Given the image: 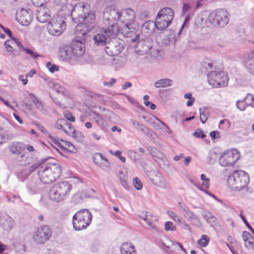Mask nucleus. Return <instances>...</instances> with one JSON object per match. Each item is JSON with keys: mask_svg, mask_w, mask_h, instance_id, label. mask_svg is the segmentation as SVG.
Instances as JSON below:
<instances>
[{"mask_svg": "<svg viewBox=\"0 0 254 254\" xmlns=\"http://www.w3.org/2000/svg\"><path fill=\"white\" fill-rule=\"evenodd\" d=\"M76 13H79V18L84 21L83 23L77 25L76 35L82 40H84V37L94 27L95 15L93 11H90L89 5L83 2H79L74 6L71 13V16Z\"/></svg>", "mask_w": 254, "mask_h": 254, "instance_id": "obj_1", "label": "nucleus"}, {"mask_svg": "<svg viewBox=\"0 0 254 254\" xmlns=\"http://www.w3.org/2000/svg\"><path fill=\"white\" fill-rule=\"evenodd\" d=\"M48 162L42 165L38 171L40 181L44 184H50L58 179L61 175L62 166L52 157L48 158Z\"/></svg>", "mask_w": 254, "mask_h": 254, "instance_id": "obj_2", "label": "nucleus"}, {"mask_svg": "<svg viewBox=\"0 0 254 254\" xmlns=\"http://www.w3.org/2000/svg\"><path fill=\"white\" fill-rule=\"evenodd\" d=\"M134 30L133 28L129 27L128 23H127L122 29V33L127 37L131 38L135 35L134 38L131 39V41L132 42L137 41L135 47V51L137 54L143 55L147 54L152 47V40L148 36L140 40L139 35L135 34L134 32Z\"/></svg>", "mask_w": 254, "mask_h": 254, "instance_id": "obj_3", "label": "nucleus"}, {"mask_svg": "<svg viewBox=\"0 0 254 254\" xmlns=\"http://www.w3.org/2000/svg\"><path fill=\"white\" fill-rule=\"evenodd\" d=\"M121 17V13L114 5L107 7L103 11V21L107 31L111 34H117L119 32L117 21Z\"/></svg>", "mask_w": 254, "mask_h": 254, "instance_id": "obj_4", "label": "nucleus"}, {"mask_svg": "<svg viewBox=\"0 0 254 254\" xmlns=\"http://www.w3.org/2000/svg\"><path fill=\"white\" fill-rule=\"evenodd\" d=\"M249 183L247 173L242 170L234 171L228 176L227 185L232 190H240L246 187Z\"/></svg>", "mask_w": 254, "mask_h": 254, "instance_id": "obj_5", "label": "nucleus"}, {"mask_svg": "<svg viewBox=\"0 0 254 254\" xmlns=\"http://www.w3.org/2000/svg\"><path fill=\"white\" fill-rule=\"evenodd\" d=\"M71 188V185L67 181L57 183L50 190V198L56 202L62 201L69 194Z\"/></svg>", "mask_w": 254, "mask_h": 254, "instance_id": "obj_6", "label": "nucleus"}, {"mask_svg": "<svg viewBox=\"0 0 254 254\" xmlns=\"http://www.w3.org/2000/svg\"><path fill=\"white\" fill-rule=\"evenodd\" d=\"M91 212L87 209L78 211L72 217V225L75 231L86 229L92 221Z\"/></svg>", "mask_w": 254, "mask_h": 254, "instance_id": "obj_7", "label": "nucleus"}, {"mask_svg": "<svg viewBox=\"0 0 254 254\" xmlns=\"http://www.w3.org/2000/svg\"><path fill=\"white\" fill-rule=\"evenodd\" d=\"M229 20V13L223 9H219L211 12L207 18V21L210 24L219 27H223L226 25Z\"/></svg>", "mask_w": 254, "mask_h": 254, "instance_id": "obj_8", "label": "nucleus"}, {"mask_svg": "<svg viewBox=\"0 0 254 254\" xmlns=\"http://www.w3.org/2000/svg\"><path fill=\"white\" fill-rule=\"evenodd\" d=\"M65 18L58 14L54 16L47 25L49 33L53 36H59L66 27Z\"/></svg>", "mask_w": 254, "mask_h": 254, "instance_id": "obj_9", "label": "nucleus"}, {"mask_svg": "<svg viewBox=\"0 0 254 254\" xmlns=\"http://www.w3.org/2000/svg\"><path fill=\"white\" fill-rule=\"evenodd\" d=\"M207 81L214 87H224L228 84V78L224 71L217 69L208 74Z\"/></svg>", "mask_w": 254, "mask_h": 254, "instance_id": "obj_10", "label": "nucleus"}, {"mask_svg": "<svg viewBox=\"0 0 254 254\" xmlns=\"http://www.w3.org/2000/svg\"><path fill=\"white\" fill-rule=\"evenodd\" d=\"M125 42L116 36H112L105 46V51L110 56L118 55L124 49Z\"/></svg>", "mask_w": 254, "mask_h": 254, "instance_id": "obj_11", "label": "nucleus"}, {"mask_svg": "<svg viewBox=\"0 0 254 254\" xmlns=\"http://www.w3.org/2000/svg\"><path fill=\"white\" fill-rule=\"evenodd\" d=\"M240 154L236 149L227 150L224 152L219 158V164L221 166H232L240 158Z\"/></svg>", "mask_w": 254, "mask_h": 254, "instance_id": "obj_12", "label": "nucleus"}, {"mask_svg": "<svg viewBox=\"0 0 254 254\" xmlns=\"http://www.w3.org/2000/svg\"><path fill=\"white\" fill-rule=\"evenodd\" d=\"M51 235V229L49 226L45 225L37 228L33 235V238L37 243L43 244L49 240Z\"/></svg>", "mask_w": 254, "mask_h": 254, "instance_id": "obj_13", "label": "nucleus"}, {"mask_svg": "<svg viewBox=\"0 0 254 254\" xmlns=\"http://www.w3.org/2000/svg\"><path fill=\"white\" fill-rule=\"evenodd\" d=\"M117 34H110L107 31V28L105 27L103 29L100 31L99 33L93 37L94 44L97 46H106L109 39L112 36H116Z\"/></svg>", "mask_w": 254, "mask_h": 254, "instance_id": "obj_14", "label": "nucleus"}, {"mask_svg": "<svg viewBox=\"0 0 254 254\" xmlns=\"http://www.w3.org/2000/svg\"><path fill=\"white\" fill-rule=\"evenodd\" d=\"M16 19L23 26H28L32 21L31 14L29 11L24 8L17 11Z\"/></svg>", "mask_w": 254, "mask_h": 254, "instance_id": "obj_15", "label": "nucleus"}, {"mask_svg": "<svg viewBox=\"0 0 254 254\" xmlns=\"http://www.w3.org/2000/svg\"><path fill=\"white\" fill-rule=\"evenodd\" d=\"M178 208L183 215L184 217L188 220L194 223L199 224V220L196 215H195L185 204L179 202Z\"/></svg>", "mask_w": 254, "mask_h": 254, "instance_id": "obj_16", "label": "nucleus"}, {"mask_svg": "<svg viewBox=\"0 0 254 254\" xmlns=\"http://www.w3.org/2000/svg\"><path fill=\"white\" fill-rule=\"evenodd\" d=\"M92 159L94 163L102 170L107 171L110 169V164L108 159L100 153H94Z\"/></svg>", "mask_w": 254, "mask_h": 254, "instance_id": "obj_17", "label": "nucleus"}, {"mask_svg": "<svg viewBox=\"0 0 254 254\" xmlns=\"http://www.w3.org/2000/svg\"><path fill=\"white\" fill-rule=\"evenodd\" d=\"M70 48L73 58L75 59L81 58L85 53L84 44L80 41H73Z\"/></svg>", "mask_w": 254, "mask_h": 254, "instance_id": "obj_18", "label": "nucleus"}, {"mask_svg": "<svg viewBox=\"0 0 254 254\" xmlns=\"http://www.w3.org/2000/svg\"><path fill=\"white\" fill-rule=\"evenodd\" d=\"M15 223L13 219L6 213L0 216V226L6 232H10L14 226Z\"/></svg>", "mask_w": 254, "mask_h": 254, "instance_id": "obj_19", "label": "nucleus"}, {"mask_svg": "<svg viewBox=\"0 0 254 254\" xmlns=\"http://www.w3.org/2000/svg\"><path fill=\"white\" fill-rule=\"evenodd\" d=\"M51 17V13L48 8L39 7L37 10L36 18L41 23H46Z\"/></svg>", "mask_w": 254, "mask_h": 254, "instance_id": "obj_20", "label": "nucleus"}, {"mask_svg": "<svg viewBox=\"0 0 254 254\" xmlns=\"http://www.w3.org/2000/svg\"><path fill=\"white\" fill-rule=\"evenodd\" d=\"M172 35L169 34L168 30H164L160 32L156 36V41L159 43L163 45H167L169 44L171 39L173 38Z\"/></svg>", "mask_w": 254, "mask_h": 254, "instance_id": "obj_21", "label": "nucleus"}, {"mask_svg": "<svg viewBox=\"0 0 254 254\" xmlns=\"http://www.w3.org/2000/svg\"><path fill=\"white\" fill-rule=\"evenodd\" d=\"M151 181L155 186L162 189L167 187V184L163 177L157 172H154V175L150 178Z\"/></svg>", "mask_w": 254, "mask_h": 254, "instance_id": "obj_22", "label": "nucleus"}, {"mask_svg": "<svg viewBox=\"0 0 254 254\" xmlns=\"http://www.w3.org/2000/svg\"><path fill=\"white\" fill-rule=\"evenodd\" d=\"M25 148V145L19 142H12L10 143L8 149L9 151L15 155L20 154Z\"/></svg>", "mask_w": 254, "mask_h": 254, "instance_id": "obj_23", "label": "nucleus"}, {"mask_svg": "<svg viewBox=\"0 0 254 254\" xmlns=\"http://www.w3.org/2000/svg\"><path fill=\"white\" fill-rule=\"evenodd\" d=\"M59 57L61 60L66 61L73 57L70 47L64 46L60 48Z\"/></svg>", "mask_w": 254, "mask_h": 254, "instance_id": "obj_24", "label": "nucleus"}, {"mask_svg": "<svg viewBox=\"0 0 254 254\" xmlns=\"http://www.w3.org/2000/svg\"><path fill=\"white\" fill-rule=\"evenodd\" d=\"M244 63L247 70L250 73L254 74V52L251 53L246 56Z\"/></svg>", "mask_w": 254, "mask_h": 254, "instance_id": "obj_25", "label": "nucleus"}, {"mask_svg": "<svg viewBox=\"0 0 254 254\" xmlns=\"http://www.w3.org/2000/svg\"><path fill=\"white\" fill-rule=\"evenodd\" d=\"M157 15L165 19L168 22H172L174 13L172 9L169 7H165L161 9L157 14Z\"/></svg>", "mask_w": 254, "mask_h": 254, "instance_id": "obj_26", "label": "nucleus"}, {"mask_svg": "<svg viewBox=\"0 0 254 254\" xmlns=\"http://www.w3.org/2000/svg\"><path fill=\"white\" fill-rule=\"evenodd\" d=\"M156 28L160 30H167L166 28L169 26L171 22H168L165 19L157 15L155 21Z\"/></svg>", "mask_w": 254, "mask_h": 254, "instance_id": "obj_27", "label": "nucleus"}, {"mask_svg": "<svg viewBox=\"0 0 254 254\" xmlns=\"http://www.w3.org/2000/svg\"><path fill=\"white\" fill-rule=\"evenodd\" d=\"M155 23L153 21H148L144 23L141 27V32L147 35L152 34L156 28Z\"/></svg>", "mask_w": 254, "mask_h": 254, "instance_id": "obj_28", "label": "nucleus"}, {"mask_svg": "<svg viewBox=\"0 0 254 254\" xmlns=\"http://www.w3.org/2000/svg\"><path fill=\"white\" fill-rule=\"evenodd\" d=\"M120 254H136L133 245L131 243H124L120 248Z\"/></svg>", "mask_w": 254, "mask_h": 254, "instance_id": "obj_29", "label": "nucleus"}, {"mask_svg": "<svg viewBox=\"0 0 254 254\" xmlns=\"http://www.w3.org/2000/svg\"><path fill=\"white\" fill-rule=\"evenodd\" d=\"M130 122L133 126L136 127L138 129L140 130L148 137H150L152 135L153 132L143 125L140 124L138 122L133 119H130Z\"/></svg>", "mask_w": 254, "mask_h": 254, "instance_id": "obj_30", "label": "nucleus"}, {"mask_svg": "<svg viewBox=\"0 0 254 254\" xmlns=\"http://www.w3.org/2000/svg\"><path fill=\"white\" fill-rule=\"evenodd\" d=\"M88 117L90 120H95L99 127H102L103 126V119L102 116L93 111L87 112Z\"/></svg>", "mask_w": 254, "mask_h": 254, "instance_id": "obj_31", "label": "nucleus"}, {"mask_svg": "<svg viewBox=\"0 0 254 254\" xmlns=\"http://www.w3.org/2000/svg\"><path fill=\"white\" fill-rule=\"evenodd\" d=\"M122 16L125 18V20L130 23L134 21L135 12L132 9L128 8L122 11L121 13V17Z\"/></svg>", "mask_w": 254, "mask_h": 254, "instance_id": "obj_32", "label": "nucleus"}, {"mask_svg": "<svg viewBox=\"0 0 254 254\" xmlns=\"http://www.w3.org/2000/svg\"><path fill=\"white\" fill-rule=\"evenodd\" d=\"M65 128L64 129V132H65L66 134L72 135L73 137H79V139H82L83 136L81 134V133H76L75 129L72 127V125L70 123H66L65 126Z\"/></svg>", "mask_w": 254, "mask_h": 254, "instance_id": "obj_33", "label": "nucleus"}, {"mask_svg": "<svg viewBox=\"0 0 254 254\" xmlns=\"http://www.w3.org/2000/svg\"><path fill=\"white\" fill-rule=\"evenodd\" d=\"M213 65L208 59H205L201 63V70L208 75L210 72L213 71Z\"/></svg>", "mask_w": 254, "mask_h": 254, "instance_id": "obj_34", "label": "nucleus"}, {"mask_svg": "<svg viewBox=\"0 0 254 254\" xmlns=\"http://www.w3.org/2000/svg\"><path fill=\"white\" fill-rule=\"evenodd\" d=\"M173 81L168 78H163L157 80L154 84L156 88H165L172 86Z\"/></svg>", "mask_w": 254, "mask_h": 254, "instance_id": "obj_35", "label": "nucleus"}, {"mask_svg": "<svg viewBox=\"0 0 254 254\" xmlns=\"http://www.w3.org/2000/svg\"><path fill=\"white\" fill-rule=\"evenodd\" d=\"M29 100L31 101L35 105L36 108L42 113H44L45 110L43 108L42 103L39 99L32 93H30L27 97Z\"/></svg>", "mask_w": 254, "mask_h": 254, "instance_id": "obj_36", "label": "nucleus"}, {"mask_svg": "<svg viewBox=\"0 0 254 254\" xmlns=\"http://www.w3.org/2000/svg\"><path fill=\"white\" fill-rule=\"evenodd\" d=\"M32 159V157H30L29 154H23L17 158V161L19 165L25 166L30 164Z\"/></svg>", "mask_w": 254, "mask_h": 254, "instance_id": "obj_37", "label": "nucleus"}, {"mask_svg": "<svg viewBox=\"0 0 254 254\" xmlns=\"http://www.w3.org/2000/svg\"><path fill=\"white\" fill-rule=\"evenodd\" d=\"M48 158H42L39 160L37 162L33 164L32 165L30 166L27 171H26V172H28V174L34 172L36 169H37L39 167H40L41 165H43L47 161H48Z\"/></svg>", "mask_w": 254, "mask_h": 254, "instance_id": "obj_38", "label": "nucleus"}, {"mask_svg": "<svg viewBox=\"0 0 254 254\" xmlns=\"http://www.w3.org/2000/svg\"><path fill=\"white\" fill-rule=\"evenodd\" d=\"M202 215L206 221H207L211 225H213L216 224V218L211 212L207 211H204L202 213Z\"/></svg>", "mask_w": 254, "mask_h": 254, "instance_id": "obj_39", "label": "nucleus"}, {"mask_svg": "<svg viewBox=\"0 0 254 254\" xmlns=\"http://www.w3.org/2000/svg\"><path fill=\"white\" fill-rule=\"evenodd\" d=\"M201 180L202 181L201 188L200 187L196 186L200 190H203V189H208L209 187V179L203 174L200 176Z\"/></svg>", "mask_w": 254, "mask_h": 254, "instance_id": "obj_40", "label": "nucleus"}, {"mask_svg": "<svg viewBox=\"0 0 254 254\" xmlns=\"http://www.w3.org/2000/svg\"><path fill=\"white\" fill-rule=\"evenodd\" d=\"M141 218L148 224L149 226L155 229V226L152 221V215L151 213L146 212L144 215L142 216Z\"/></svg>", "mask_w": 254, "mask_h": 254, "instance_id": "obj_41", "label": "nucleus"}, {"mask_svg": "<svg viewBox=\"0 0 254 254\" xmlns=\"http://www.w3.org/2000/svg\"><path fill=\"white\" fill-rule=\"evenodd\" d=\"M118 178L120 180L121 184L123 187H124L125 189H127L128 185L127 183V176L126 172L124 173L123 171H119V174H118Z\"/></svg>", "mask_w": 254, "mask_h": 254, "instance_id": "obj_42", "label": "nucleus"}, {"mask_svg": "<svg viewBox=\"0 0 254 254\" xmlns=\"http://www.w3.org/2000/svg\"><path fill=\"white\" fill-rule=\"evenodd\" d=\"M156 119L157 121L156 122L153 123L154 125L156 126L155 128L157 129L158 128H162L164 129L166 132L170 133V132H169V128L168 126H167L165 123L159 120V119L157 117H156Z\"/></svg>", "mask_w": 254, "mask_h": 254, "instance_id": "obj_43", "label": "nucleus"}, {"mask_svg": "<svg viewBox=\"0 0 254 254\" xmlns=\"http://www.w3.org/2000/svg\"><path fill=\"white\" fill-rule=\"evenodd\" d=\"M209 238L205 235L201 236V238L197 241V244L202 247H206L209 242Z\"/></svg>", "mask_w": 254, "mask_h": 254, "instance_id": "obj_44", "label": "nucleus"}, {"mask_svg": "<svg viewBox=\"0 0 254 254\" xmlns=\"http://www.w3.org/2000/svg\"><path fill=\"white\" fill-rule=\"evenodd\" d=\"M246 106L254 107V96L251 94H248L244 99Z\"/></svg>", "mask_w": 254, "mask_h": 254, "instance_id": "obj_45", "label": "nucleus"}, {"mask_svg": "<svg viewBox=\"0 0 254 254\" xmlns=\"http://www.w3.org/2000/svg\"><path fill=\"white\" fill-rule=\"evenodd\" d=\"M66 123V122L64 119L58 120L55 124V127L58 129H61L64 131Z\"/></svg>", "mask_w": 254, "mask_h": 254, "instance_id": "obj_46", "label": "nucleus"}, {"mask_svg": "<svg viewBox=\"0 0 254 254\" xmlns=\"http://www.w3.org/2000/svg\"><path fill=\"white\" fill-rule=\"evenodd\" d=\"M167 214L171 217L174 221L178 222L179 223H182V219L177 214L172 211H168Z\"/></svg>", "mask_w": 254, "mask_h": 254, "instance_id": "obj_47", "label": "nucleus"}, {"mask_svg": "<svg viewBox=\"0 0 254 254\" xmlns=\"http://www.w3.org/2000/svg\"><path fill=\"white\" fill-rule=\"evenodd\" d=\"M245 245L248 249H253L254 246V238L251 235L248 239L245 241Z\"/></svg>", "mask_w": 254, "mask_h": 254, "instance_id": "obj_48", "label": "nucleus"}, {"mask_svg": "<svg viewBox=\"0 0 254 254\" xmlns=\"http://www.w3.org/2000/svg\"><path fill=\"white\" fill-rule=\"evenodd\" d=\"M200 120L202 124H204L207 119V113L203 111V109L199 108Z\"/></svg>", "mask_w": 254, "mask_h": 254, "instance_id": "obj_49", "label": "nucleus"}, {"mask_svg": "<svg viewBox=\"0 0 254 254\" xmlns=\"http://www.w3.org/2000/svg\"><path fill=\"white\" fill-rule=\"evenodd\" d=\"M46 67L52 73H54L55 71H58L59 70V67L58 66L55 64H52L50 62H48L47 63Z\"/></svg>", "mask_w": 254, "mask_h": 254, "instance_id": "obj_50", "label": "nucleus"}, {"mask_svg": "<svg viewBox=\"0 0 254 254\" xmlns=\"http://www.w3.org/2000/svg\"><path fill=\"white\" fill-rule=\"evenodd\" d=\"M133 184L134 187L137 190H140L142 188V183L138 178H135L133 179Z\"/></svg>", "mask_w": 254, "mask_h": 254, "instance_id": "obj_51", "label": "nucleus"}, {"mask_svg": "<svg viewBox=\"0 0 254 254\" xmlns=\"http://www.w3.org/2000/svg\"><path fill=\"white\" fill-rule=\"evenodd\" d=\"M33 4L36 6L41 7L50 0H31Z\"/></svg>", "mask_w": 254, "mask_h": 254, "instance_id": "obj_52", "label": "nucleus"}, {"mask_svg": "<svg viewBox=\"0 0 254 254\" xmlns=\"http://www.w3.org/2000/svg\"><path fill=\"white\" fill-rule=\"evenodd\" d=\"M165 230L167 231H174L175 230V226L173 225V223L170 221H167L165 223Z\"/></svg>", "mask_w": 254, "mask_h": 254, "instance_id": "obj_53", "label": "nucleus"}, {"mask_svg": "<svg viewBox=\"0 0 254 254\" xmlns=\"http://www.w3.org/2000/svg\"><path fill=\"white\" fill-rule=\"evenodd\" d=\"M23 50L25 51L26 54L30 55L32 58H33L35 59H37L38 57L42 56L40 55H39V54H37L34 53L33 51H32L30 49L23 48Z\"/></svg>", "mask_w": 254, "mask_h": 254, "instance_id": "obj_54", "label": "nucleus"}, {"mask_svg": "<svg viewBox=\"0 0 254 254\" xmlns=\"http://www.w3.org/2000/svg\"><path fill=\"white\" fill-rule=\"evenodd\" d=\"M236 106L237 108L240 111H244L246 107L247 106L244 100L243 101H237L236 102Z\"/></svg>", "mask_w": 254, "mask_h": 254, "instance_id": "obj_55", "label": "nucleus"}, {"mask_svg": "<svg viewBox=\"0 0 254 254\" xmlns=\"http://www.w3.org/2000/svg\"><path fill=\"white\" fill-rule=\"evenodd\" d=\"M193 135L197 138H204L206 135L204 134L203 131H202L201 129H197L194 133Z\"/></svg>", "mask_w": 254, "mask_h": 254, "instance_id": "obj_56", "label": "nucleus"}, {"mask_svg": "<svg viewBox=\"0 0 254 254\" xmlns=\"http://www.w3.org/2000/svg\"><path fill=\"white\" fill-rule=\"evenodd\" d=\"M53 88L56 91L59 93L63 94L64 92V88L58 83L52 84Z\"/></svg>", "mask_w": 254, "mask_h": 254, "instance_id": "obj_57", "label": "nucleus"}, {"mask_svg": "<svg viewBox=\"0 0 254 254\" xmlns=\"http://www.w3.org/2000/svg\"><path fill=\"white\" fill-rule=\"evenodd\" d=\"M11 39L12 40L11 41V43L12 45H16L17 47V48L20 49V50H23V48L24 47H23L19 40L14 37H13Z\"/></svg>", "mask_w": 254, "mask_h": 254, "instance_id": "obj_58", "label": "nucleus"}, {"mask_svg": "<svg viewBox=\"0 0 254 254\" xmlns=\"http://www.w3.org/2000/svg\"><path fill=\"white\" fill-rule=\"evenodd\" d=\"M163 244L165 247L169 249L176 246V243H174L169 239H166L165 242H163Z\"/></svg>", "mask_w": 254, "mask_h": 254, "instance_id": "obj_59", "label": "nucleus"}, {"mask_svg": "<svg viewBox=\"0 0 254 254\" xmlns=\"http://www.w3.org/2000/svg\"><path fill=\"white\" fill-rule=\"evenodd\" d=\"M64 117L68 121L71 122H74L75 121V117L72 115L71 113L68 111H65L64 113Z\"/></svg>", "mask_w": 254, "mask_h": 254, "instance_id": "obj_60", "label": "nucleus"}, {"mask_svg": "<svg viewBox=\"0 0 254 254\" xmlns=\"http://www.w3.org/2000/svg\"><path fill=\"white\" fill-rule=\"evenodd\" d=\"M66 147H65V149L64 151L65 152L69 151L73 152L76 150V148L73 146V145L69 142L67 141Z\"/></svg>", "mask_w": 254, "mask_h": 254, "instance_id": "obj_61", "label": "nucleus"}, {"mask_svg": "<svg viewBox=\"0 0 254 254\" xmlns=\"http://www.w3.org/2000/svg\"><path fill=\"white\" fill-rule=\"evenodd\" d=\"M93 97L96 99H98L99 101L103 102L107 101V99L108 98L107 96L99 94H95Z\"/></svg>", "mask_w": 254, "mask_h": 254, "instance_id": "obj_62", "label": "nucleus"}, {"mask_svg": "<svg viewBox=\"0 0 254 254\" xmlns=\"http://www.w3.org/2000/svg\"><path fill=\"white\" fill-rule=\"evenodd\" d=\"M128 153L129 157L132 160L135 161L138 159L137 153L136 152L131 150L129 151Z\"/></svg>", "mask_w": 254, "mask_h": 254, "instance_id": "obj_63", "label": "nucleus"}, {"mask_svg": "<svg viewBox=\"0 0 254 254\" xmlns=\"http://www.w3.org/2000/svg\"><path fill=\"white\" fill-rule=\"evenodd\" d=\"M49 137L50 138L51 140L52 141V142L53 143V144H51L53 148H55L56 150H58V149L57 148H56V147L54 145V144L56 145V144L58 143V142L59 141V140L60 139L57 138L55 136H53L50 134L49 135Z\"/></svg>", "mask_w": 254, "mask_h": 254, "instance_id": "obj_64", "label": "nucleus"}]
</instances>
